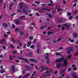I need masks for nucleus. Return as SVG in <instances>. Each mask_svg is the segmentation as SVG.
<instances>
[{"label": "nucleus", "mask_w": 78, "mask_h": 78, "mask_svg": "<svg viewBox=\"0 0 78 78\" xmlns=\"http://www.w3.org/2000/svg\"><path fill=\"white\" fill-rule=\"evenodd\" d=\"M16 51H13V52H12V53L14 54V53H16Z\"/></svg>", "instance_id": "48"}, {"label": "nucleus", "mask_w": 78, "mask_h": 78, "mask_svg": "<svg viewBox=\"0 0 78 78\" xmlns=\"http://www.w3.org/2000/svg\"><path fill=\"white\" fill-rule=\"evenodd\" d=\"M6 78H10V77H11V76H5Z\"/></svg>", "instance_id": "49"}, {"label": "nucleus", "mask_w": 78, "mask_h": 78, "mask_svg": "<svg viewBox=\"0 0 78 78\" xmlns=\"http://www.w3.org/2000/svg\"><path fill=\"white\" fill-rule=\"evenodd\" d=\"M61 38H59L57 40V41H61Z\"/></svg>", "instance_id": "58"}, {"label": "nucleus", "mask_w": 78, "mask_h": 78, "mask_svg": "<svg viewBox=\"0 0 78 78\" xmlns=\"http://www.w3.org/2000/svg\"><path fill=\"white\" fill-rule=\"evenodd\" d=\"M72 57V56L70 55H69L67 56V58H68V59H69L70 58Z\"/></svg>", "instance_id": "27"}, {"label": "nucleus", "mask_w": 78, "mask_h": 78, "mask_svg": "<svg viewBox=\"0 0 78 78\" xmlns=\"http://www.w3.org/2000/svg\"><path fill=\"white\" fill-rule=\"evenodd\" d=\"M4 72H5V70L2 69V71H0V73H3Z\"/></svg>", "instance_id": "32"}, {"label": "nucleus", "mask_w": 78, "mask_h": 78, "mask_svg": "<svg viewBox=\"0 0 78 78\" xmlns=\"http://www.w3.org/2000/svg\"><path fill=\"white\" fill-rule=\"evenodd\" d=\"M58 12H60V11L62 12V9H58Z\"/></svg>", "instance_id": "25"}, {"label": "nucleus", "mask_w": 78, "mask_h": 78, "mask_svg": "<svg viewBox=\"0 0 78 78\" xmlns=\"http://www.w3.org/2000/svg\"><path fill=\"white\" fill-rule=\"evenodd\" d=\"M18 12H22V11L19 9H18Z\"/></svg>", "instance_id": "37"}, {"label": "nucleus", "mask_w": 78, "mask_h": 78, "mask_svg": "<svg viewBox=\"0 0 78 78\" xmlns=\"http://www.w3.org/2000/svg\"><path fill=\"white\" fill-rule=\"evenodd\" d=\"M47 29V30H50L51 29V27H48Z\"/></svg>", "instance_id": "59"}, {"label": "nucleus", "mask_w": 78, "mask_h": 78, "mask_svg": "<svg viewBox=\"0 0 78 78\" xmlns=\"http://www.w3.org/2000/svg\"><path fill=\"white\" fill-rule=\"evenodd\" d=\"M11 42H12L13 41V43H15L16 42V41L14 40V38H12V40H11Z\"/></svg>", "instance_id": "26"}, {"label": "nucleus", "mask_w": 78, "mask_h": 78, "mask_svg": "<svg viewBox=\"0 0 78 78\" xmlns=\"http://www.w3.org/2000/svg\"><path fill=\"white\" fill-rule=\"evenodd\" d=\"M20 42V41L19 40H17L16 43V44H19V43Z\"/></svg>", "instance_id": "51"}, {"label": "nucleus", "mask_w": 78, "mask_h": 78, "mask_svg": "<svg viewBox=\"0 0 78 78\" xmlns=\"http://www.w3.org/2000/svg\"><path fill=\"white\" fill-rule=\"evenodd\" d=\"M35 3H36L37 4H39V2H37V1H35Z\"/></svg>", "instance_id": "40"}, {"label": "nucleus", "mask_w": 78, "mask_h": 78, "mask_svg": "<svg viewBox=\"0 0 78 78\" xmlns=\"http://www.w3.org/2000/svg\"><path fill=\"white\" fill-rule=\"evenodd\" d=\"M63 26H65V27H66V29L67 30H69V27H70V25H67L66 23H65L64 24H63Z\"/></svg>", "instance_id": "8"}, {"label": "nucleus", "mask_w": 78, "mask_h": 78, "mask_svg": "<svg viewBox=\"0 0 78 78\" xmlns=\"http://www.w3.org/2000/svg\"><path fill=\"white\" fill-rule=\"evenodd\" d=\"M29 39H30V40H32V39H33V37H29Z\"/></svg>", "instance_id": "57"}, {"label": "nucleus", "mask_w": 78, "mask_h": 78, "mask_svg": "<svg viewBox=\"0 0 78 78\" xmlns=\"http://www.w3.org/2000/svg\"><path fill=\"white\" fill-rule=\"evenodd\" d=\"M73 77V78H77V76L75 74H73L72 75Z\"/></svg>", "instance_id": "23"}, {"label": "nucleus", "mask_w": 78, "mask_h": 78, "mask_svg": "<svg viewBox=\"0 0 78 78\" xmlns=\"http://www.w3.org/2000/svg\"><path fill=\"white\" fill-rule=\"evenodd\" d=\"M47 27V25H46L44 26V27L42 26L41 27H40V28L41 29H44V28H46Z\"/></svg>", "instance_id": "21"}, {"label": "nucleus", "mask_w": 78, "mask_h": 78, "mask_svg": "<svg viewBox=\"0 0 78 78\" xmlns=\"http://www.w3.org/2000/svg\"><path fill=\"white\" fill-rule=\"evenodd\" d=\"M14 5V4L13 3H11L9 6V10H11V7H12V6H13Z\"/></svg>", "instance_id": "19"}, {"label": "nucleus", "mask_w": 78, "mask_h": 78, "mask_svg": "<svg viewBox=\"0 0 78 78\" xmlns=\"http://www.w3.org/2000/svg\"><path fill=\"white\" fill-rule=\"evenodd\" d=\"M77 69V68L76 67H75L74 68H73V70H76V69Z\"/></svg>", "instance_id": "50"}, {"label": "nucleus", "mask_w": 78, "mask_h": 78, "mask_svg": "<svg viewBox=\"0 0 78 78\" xmlns=\"http://www.w3.org/2000/svg\"><path fill=\"white\" fill-rule=\"evenodd\" d=\"M29 75H30L29 73H27V74H26V75L23 76V78H27V76H29Z\"/></svg>", "instance_id": "22"}, {"label": "nucleus", "mask_w": 78, "mask_h": 78, "mask_svg": "<svg viewBox=\"0 0 78 78\" xmlns=\"http://www.w3.org/2000/svg\"><path fill=\"white\" fill-rule=\"evenodd\" d=\"M12 28H15V26H14V25H12Z\"/></svg>", "instance_id": "46"}, {"label": "nucleus", "mask_w": 78, "mask_h": 78, "mask_svg": "<svg viewBox=\"0 0 78 78\" xmlns=\"http://www.w3.org/2000/svg\"><path fill=\"white\" fill-rule=\"evenodd\" d=\"M65 71L66 70L63 69L60 72V74H62V73H64V72H65Z\"/></svg>", "instance_id": "20"}, {"label": "nucleus", "mask_w": 78, "mask_h": 78, "mask_svg": "<svg viewBox=\"0 0 78 78\" xmlns=\"http://www.w3.org/2000/svg\"><path fill=\"white\" fill-rule=\"evenodd\" d=\"M27 46V45L26 44H25L23 46V48H26V46Z\"/></svg>", "instance_id": "55"}, {"label": "nucleus", "mask_w": 78, "mask_h": 78, "mask_svg": "<svg viewBox=\"0 0 78 78\" xmlns=\"http://www.w3.org/2000/svg\"><path fill=\"white\" fill-rule=\"evenodd\" d=\"M71 51H73V48H69L67 50V54H70L71 53Z\"/></svg>", "instance_id": "3"}, {"label": "nucleus", "mask_w": 78, "mask_h": 78, "mask_svg": "<svg viewBox=\"0 0 78 78\" xmlns=\"http://www.w3.org/2000/svg\"><path fill=\"white\" fill-rule=\"evenodd\" d=\"M39 11L40 12H43V11H42V10L41 9H40V10H39Z\"/></svg>", "instance_id": "61"}, {"label": "nucleus", "mask_w": 78, "mask_h": 78, "mask_svg": "<svg viewBox=\"0 0 78 78\" xmlns=\"http://www.w3.org/2000/svg\"><path fill=\"white\" fill-rule=\"evenodd\" d=\"M3 41H4V39H1L0 40V42L1 43H2L3 42Z\"/></svg>", "instance_id": "31"}, {"label": "nucleus", "mask_w": 78, "mask_h": 78, "mask_svg": "<svg viewBox=\"0 0 78 78\" xmlns=\"http://www.w3.org/2000/svg\"><path fill=\"white\" fill-rule=\"evenodd\" d=\"M63 63L62 64V66H64L66 67L67 66V65L68 64V62L67 60V58H65V59L64 60Z\"/></svg>", "instance_id": "1"}, {"label": "nucleus", "mask_w": 78, "mask_h": 78, "mask_svg": "<svg viewBox=\"0 0 78 78\" xmlns=\"http://www.w3.org/2000/svg\"><path fill=\"white\" fill-rule=\"evenodd\" d=\"M50 62H51V61H49V60H48L46 61V63L48 64H50Z\"/></svg>", "instance_id": "28"}, {"label": "nucleus", "mask_w": 78, "mask_h": 78, "mask_svg": "<svg viewBox=\"0 0 78 78\" xmlns=\"http://www.w3.org/2000/svg\"><path fill=\"white\" fill-rule=\"evenodd\" d=\"M19 59H22L23 60H24V61H27V62H28V60L27 58H22L21 57H19Z\"/></svg>", "instance_id": "15"}, {"label": "nucleus", "mask_w": 78, "mask_h": 78, "mask_svg": "<svg viewBox=\"0 0 78 78\" xmlns=\"http://www.w3.org/2000/svg\"><path fill=\"white\" fill-rule=\"evenodd\" d=\"M50 76V74H46L44 76L40 77V78H44V77H45V76Z\"/></svg>", "instance_id": "12"}, {"label": "nucleus", "mask_w": 78, "mask_h": 78, "mask_svg": "<svg viewBox=\"0 0 78 78\" xmlns=\"http://www.w3.org/2000/svg\"><path fill=\"white\" fill-rule=\"evenodd\" d=\"M78 51L74 55V56H76V55H78Z\"/></svg>", "instance_id": "60"}, {"label": "nucleus", "mask_w": 78, "mask_h": 78, "mask_svg": "<svg viewBox=\"0 0 78 78\" xmlns=\"http://www.w3.org/2000/svg\"><path fill=\"white\" fill-rule=\"evenodd\" d=\"M50 34H53V33L51 32H48V36H49Z\"/></svg>", "instance_id": "29"}, {"label": "nucleus", "mask_w": 78, "mask_h": 78, "mask_svg": "<svg viewBox=\"0 0 78 78\" xmlns=\"http://www.w3.org/2000/svg\"><path fill=\"white\" fill-rule=\"evenodd\" d=\"M30 44H31V42L30 41H29L28 43V44L27 45V47H30Z\"/></svg>", "instance_id": "24"}, {"label": "nucleus", "mask_w": 78, "mask_h": 78, "mask_svg": "<svg viewBox=\"0 0 78 78\" xmlns=\"http://www.w3.org/2000/svg\"><path fill=\"white\" fill-rule=\"evenodd\" d=\"M67 15H68V16H71V13L70 12H68L67 13Z\"/></svg>", "instance_id": "43"}, {"label": "nucleus", "mask_w": 78, "mask_h": 78, "mask_svg": "<svg viewBox=\"0 0 78 78\" xmlns=\"http://www.w3.org/2000/svg\"><path fill=\"white\" fill-rule=\"evenodd\" d=\"M48 17H49L50 18H51V14H49L48 15Z\"/></svg>", "instance_id": "44"}, {"label": "nucleus", "mask_w": 78, "mask_h": 78, "mask_svg": "<svg viewBox=\"0 0 78 78\" xmlns=\"http://www.w3.org/2000/svg\"><path fill=\"white\" fill-rule=\"evenodd\" d=\"M71 70V68H69L68 69V72H70Z\"/></svg>", "instance_id": "41"}, {"label": "nucleus", "mask_w": 78, "mask_h": 78, "mask_svg": "<svg viewBox=\"0 0 78 78\" xmlns=\"http://www.w3.org/2000/svg\"><path fill=\"white\" fill-rule=\"evenodd\" d=\"M4 37H8V36L7 35H6V34H4Z\"/></svg>", "instance_id": "38"}, {"label": "nucleus", "mask_w": 78, "mask_h": 78, "mask_svg": "<svg viewBox=\"0 0 78 78\" xmlns=\"http://www.w3.org/2000/svg\"><path fill=\"white\" fill-rule=\"evenodd\" d=\"M10 47L11 48H14V46H13L12 44H11Z\"/></svg>", "instance_id": "30"}, {"label": "nucleus", "mask_w": 78, "mask_h": 78, "mask_svg": "<svg viewBox=\"0 0 78 78\" xmlns=\"http://www.w3.org/2000/svg\"><path fill=\"white\" fill-rule=\"evenodd\" d=\"M18 30H19V29H15V31H18Z\"/></svg>", "instance_id": "64"}, {"label": "nucleus", "mask_w": 78, "mask_h": 78, "mask_svg": "<svg viewBox=\"0 0 78 78\" xmlns=\"http://www.w3.org/2000/svg\"><path fill=\"white\" fill-rule=\"evenodd\" d=\"M3 56L2 55H0V58H3Z\"/></svg>", "instance_id": "56"}, {"label": "nucleus", "mask_w": 78, "mask_h": 78, "mask_svg": "<svg viewBox=\"0 0 78 78\" xmlns=\"http://www.w3.org/2000/svg\"><path fill=\"white\" fill-rule=\"evenodd\" d=\"M12 56H10L9 57V58H10V59L11 60H12Z\"/></svg>", "instance_id": "54"}, {"label": "nucleus", "mask_w": 78, "mask_h": 78, "mask_svg": "<svg viewBox=\"0 0 78 78\" xmlns=\"http://www.w3.org/2000/svg\"><path fill=\"white\" fill-rule=\"evenodd\" d=\"M49 6H52L53 5V4L51 3H49L48 5Z\"/></svg>", "instance_id": "35"}, {"label": "nucleus", "mask_w": 78, "mask_h": 78, "mask_svg": "<svg viewBox=\"0 0 78 78\" xmlns=\"http://www.w3.org/2000/svg\"><path fill=\"white\" fill-rule=\"evenodd\" d=\"M2 26L4 27H5V28H6L8 27V24L6 23H4L2 24Z\"/></svg>", "instance_id": "13"}, {"label": "nucleus", "mask_w": 78, "mask_h": 78, "mask_svg": "<svg viewBox=\"0 0 78 78\" xmlns=\"http://www.w3.org/2000/svg\"><path fill=\"white\" fill-rule=\"evenodd\" d=\"M29 61H31L32 62H35V63H37V60L33 58L30 59H29Z\"/></svg>", "instance_id": "9"}, {"label": "nucleus", "mask_w": 78, "mask_h": 78, "mask_svg": "<svg viewBox=\"0 0 78 78\" xmlns=\"http://www.w3.org/2000/svg\"><path fill=\"white\" fill-rule=\"evenodd\" d=\"M45 56H46L45 57L46 59H47V60H49V57L50 56L49 55V53H46V55H45Z\"/></svg>", "instance_id": "5"}, {"label": "nucleus", "mask_w": 78, "mask_h": 78, "mask_svg": "<svg viewBox=\"0 0 78 78\" xmlns=\"http://www.w3.org/2000/svg\"><path fill=\"white\" fill-rule=\"evenodd\" d=\"M45 10L46 11H50V10L48 9H46Z\"/></svg>", "instance_id": "45"}, {"label": "nucleus", "mask_w": 78, "mask_h": 78, "mask_svg": "<svg viewBox=\"0 0 78 78\" xmlns=\"http://www.w3.org/2000/svg\"><path fill=\"white\" fill-rule=\"evenodd\" d=\"M36 74V72H34L32 75V76H34V74Z\"/></svg>", "instance_id": "39"}, {"label": "nucleus", "mask_w": 78, "mask_h": 78, "mask_svg": "<svg viewBox=\"0 0 78 78\" xmlns=\"http://www.w3.org/2000/svg\"><path fill=\"white\" fill-rule=\"evenodd\" d=\"M36 16H38V17H39V14L38 13H36Z\"/></svg>", "instance_id": "52"}, {"label": "nucleus", "mask_w": 78, "mask_h": 78, "mask_svg": "<svg viewBox=\"0 0 78 78\" xmlns=\"http://www.w3.org/2000/svg\"><path fill=\"white\" fill-rule=\"evenodd\" d=\"M14 66L13 65L12 66V68H11V70H12V71L13 72H14L15 71V68H14Z\"/></svg>", "instance_id": "14"}, {"label": "nucleus", "mask_w": 78, "mask_h": 78, "mask_svg": "<svg viewBox=\"0 0 78 78\" xmlns=\"http://www.w3.org/2000/svg\"><path fill=\"white\" fill-rule=\"evenodd\" d=\"M25 69H26L27 71H29L31 69V68L28 66H27L25 67Z\"/></svg>", "instance_id": "11"}, {"label": "nucleus", "mask_w": 78, "mask_h": 78, "mask_svg": "<svg viewBox=\"0 0 78 78\" xmlns=\"http://www.w3.org/2000/svg\"><path fill=\"white\" fill-rule=\"evenodd\" d=\"M77 35L78 34H77V33H73V37H77Z\"/></svg>", "instance_id": "10"}, {"label": "nucleus", "mask_w": 78, "mask_h": 78, "mask_svg": "<svg viewBox=\"0 0 78 78\" xmlns=\"http://www.w3.org/2000/svg\"><path fill=\"white\" fill-rule=\"evenodd\" d=\"M41 68H42L43 69L41 70V72H43V71H44V70H46L47 69V68L44 67L43 66H41Z\"/></svg>", "instance_id": "7"}, {"label": "nucleus", "mask_w": 78, "mask_h": 78, "mask_svg": "<svg viewBox=\"0 0 78 78\" xmlns=\"http://www.w3.org/2000/svg\"><path fill=\"white\" fill-rule=\"evenodd\" d=\"M2 48H3V49H5L6 48V47L5 46H3Z\"/></svg>", "instance_id": "42"}, {"label": "nucleus", "mask_w": 78, "mask_h": 78, "mask_svg": "<svg viewBox=\"0 0 78 78\" xmlns=\"http://www.w3.org/2000/svg\"><path fill=\"white\" fill-rule=\"evenodd\" d=\"M37 53H39V49L38 48L37 50Z\"/></svg>", "instance_id": "33"}, {"label": "nucleus", "mask_w": 78, "mask_h": 78, "mask_svg": "<svg viewBox=\"0 0 78 78\" xmlns=\"http://www.w3.org/2000/svg\"><path fill=\"white\" fill-rule=\"evenodd\" d=\"M34 45H32L30 46V48H34Z\"/></svg>", "instance_id": "36"}, {"label": "nucleus", "mask_w": 78, "mask_h": 78, "mask_svg": "<svg viewBox=\"0 0 78 78\" xmlns=\"http://www.w3.org/2000/svg\"><path fill=\"white\" fill-rule=\"evenodd\" d=\"M62 22V20H59L58 21V22L60 23V22Z\"/></svg>", "instance_id": "63"}, {"label": "nucleus", "mask_w": 78, "mask_h": 78, "mask_svg": "<svg viewBox=\"0 0 78 78\" xmlns=\"http://www.w3.org/2000/svg\"><path fill=\"white\" fill-rule=\"evenodd\" d=\"M14 22H15L16 24V25H20V23H19L20 20L19 19H17L16 20H13Z\"/></svg>", "instance_id": "4"}, {"label": "nucleus", "mask_w": 78, "mask_h": 78, "mask_svg": "<svg viewBox=\"0 0 78 78\" xmlns=\"http://www.w3.org/2000/svg\"><path fill=\"white\" fill-rule=\"evenodd\" d=\"M19 5L20 6V8H22L23 6V3H22V2H20L19 3Z\"/></svg>", "instance_id": "18"}, {"label": "nucleus", "mask_w": 78, "mask_h": 78, "mask_svg": "<svg viewBox=\"0 0 78 78\" xmlns=\"http://www.w3.org/2000/svg\"><path fill=\"white\" fill-rule=\"evenodd\" d=\"M64 57H62L60 58L59 59L56 60V62H62V61H64Z\"/></svg>", "instance_id": "2"}, {"label": "nucleus", "mask_w": 78, "mask_h": 78, "mask_svg": "<svg viewBox=\"0 0 78 78\" xmlns=\"http://www.w3.org/2000/svg\"><path fill=\"white\" fill-rule=\"evenodd\" d=\"M55 55H59V56H61V55H59V53L58 52H57L55 53Z\"/></svg>", "instance_id": "34"}, {"label": "nucleus", "mask_w": 78, "mask_h": 78, "mask_svg": "<svg viewBox=\"0 0 78 78\" xmlns=\"http://www.w3.org/2000/svg\"><path fill=\"white\" fill-rule=\"evenodd\" d=\"M62 30H65V27H62Z\"/></svg>", "instance_id": "47"}, {"label": "nucleus", "mask_w": 78, "mask_h": 78, "mask_svg": "<svg viewBox=\"0 0 78 78\" xmlns=\"http://www.w3.org/2000/svg\"><path fill=\"white\" fill-rule=\"evenodd\" d=\"M72 17H72V16H70L69 17V19H72Z\"/></svg>", "instance_id": "53"}, {"label": "nucleus", "mask_w": 78, "mask_h": 78, "mask_svg": "<svg viewBox=\"0 0 78 78\" xmlns=\"http://www.w3.org/2000/svg\"><path fill=\"white\" fill-rule=\"evenodd\" d=\"M23 34V31L20 32V37L22 36Z\"/></svg>", "instance_id": "17"}, {"label": "nucleus", "mask_w": 78, "mask_h": 78, "mask_svg": "<svg viewBox=\"0 0 78 78\" xmlns=\"http://www.w3.org/2000/svg\"><path fill=\"white\" fill-rule=\"evenodd\" d=\"M27 9H28V7H26L23 9V12L26 14H28V13H27Z\"/></svg>", "instance_id": "6"}, {"label": "nucleus", "mask_w": 78, "mask_h": 78, "mask_svg": "<svg viewBox=\"0 0 78 78\" xmlns=\"http://www.w3.org/2000/svg\"><path fill=\"white\" fill-rule=\"evenodd\" d=\"M61 66V63H59L58 64H57L56 66L57 68H59Z\"/></svg>", "instance_id": "16"}, {"label": "nucleus", "mask_w": 78, "mask_h": 78, "mask_svg": "<svg viewBox=\"0 0 78 78\" xmlns=\"http://www.w3.org/2000/svg\"><path fill=\"white\" fill-rule=\"evenodd\" d=\"M68 41H71V38H69L68 39Z\"/></svg>", "instance_id": "62"}]
</instances>
